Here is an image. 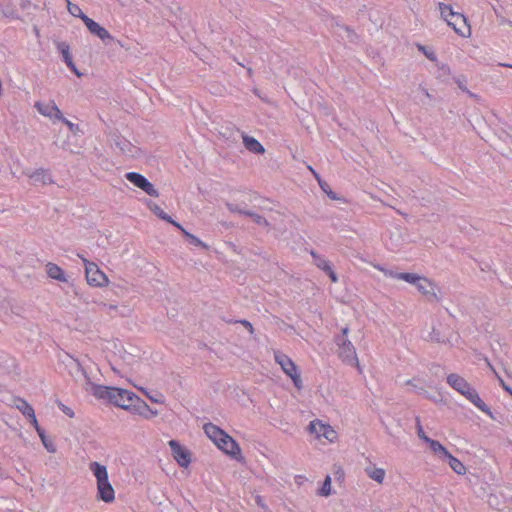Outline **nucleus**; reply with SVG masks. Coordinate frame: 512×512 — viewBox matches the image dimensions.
Listing matches in <instances>:
<instances>
[{
  "instance_id": "1",
  "label": "nucleus",
  "mask_w": 512,
  "mask_h": 512,
  "mask_svg": "<svg viewBox=\"0 0 512 512\" xmlns=\"http://www.w3.org/2000/svg\"><path fill=\"white\" fill-rule=\"evenodd\" d=\"M77 370L83 378V389L91 393L99 400H104L116 407L129 411L130 406L135 399V393L118 387L99 385L91 381L85 369L77 363Z\"/></svg>"
},
{
  "instance_id": "2",
  "label": "nucleus",
  "mask_w": 512,
  "mask_h": 512,
  "mask_svg": "<svg viewBox=\"0 0 512 512\" xmlns=\"http://www.w3.org/2000/svg\"><path fill=\"white\" fill-rule=\"evenodd\" d=\"M448 385L464 396L480 411L491 416L492 412L488 405L480 398L478 392L459 374L451 373L446 378Z\"/></svg>"
},
{
  "instance_id": "3",
  "label": "nucleus",
  "mask_w": 512,
  "mask_h": 512,
  "mask_svg": "<svg viewBox=\"0 0 512 512\" xmlns=\"http://www.w3.org/2000/svg\"><path fill=\"white\" fill-rule=\"evenodd\" d=\"M203 429L207 437L224 453L234 458L240 456L241 449L239 445L224 430L213 423H206Z\"/></svg>"
},
{
  "instance_id": "4",
  "label": "nucleus",
  "mask_w": 512,
  "mask_h": 512,
  "mask_svg": "<svg viewBox=\"0 0 512 512\" xmlns=\"http://www.w3.org/2000/svg\"><path fill=\"white\" fill-rule=\"evenodd\" d=\"M89 470L96 478L97 499L105 503H112L115 500V490L109 481L107 467L93 461L89 464Z\"/></svg>"
},
{
  "instance_id": "5",
  "label": "nucleus",
  "mask_w": 512,
  "mask_h": 512,
  "mask_svg": "<svg viewBox=\"0 0 512 512\" xmlns=\"http://www.w3.org/2000/svg\"><path fill=\"white\" fill-rule=\"evenodd\" d=\"M274 359L280 365L282 371L292 380L294 386L298 390L302 389L303 383L300 372L293 360L281 351H274Z\"/></svg>"
},
{
  "instance_id": "6",
  "label": "nucleus",
  "mask_w": 512,
  "mask_h": 512,
  "mask_svg": "<svg viewBox=\"0 0 512 512\" xmlns=\"http://www.w3.org/2000/svg\"><path fill=\"white\" fill-rule=\"evenodd\" d=\"M85 267V276L87 283L94 287H105L109 284L107 275L94 262L89 261L82 255H79Z\"/></svg>"
},
{
  "instance_id": "7",
  "label": "nucleus",
  "mask_w": 512,
  "mask_h": 512,
  "mask_svg": "<svg viewBox=\"0 0 512 512\" xmlns=\"http://www.w3.org/2000/svg\"><path fill=\"white\" fill-rule=\"evenodd\" d=\"M307 431L313 434L316 439L320 440L324 438L328 443H335L338 440V433L328 423H324L319 419L310 421Z\"/></svg>"
},
{
  "instance_id": "8",
  "label": "nucleus",
  "mask_w": 512,
  "mask_h": 512,
  "mask_svg": "<svg viewBox=\"0 0 512 512\" xmlns=\"http://www.w3.org/2000/svg\"><path fill=\"white\" fill-rule=\"evenodd\" d=\"M335 342L338 346V354L342 361L349 365H353L360 370L356 349L351 341L348 338L336 337Z\"/></svg>"
},
{
  "instance_id": "9",
  "label": "nucleus",
  "mask_w": 512,
  "mask_h": 512,
  "mask_svg": "<svg viewBox=\"0 0 512 512\" xmlns=\"http://www.w3.org/2000/svg\"><path fill=\"white\" fill-rule=\"evenodd\" d=\"M448 26H450L456 34L463 38H468L471 36V28L468 24L467 18L460 12L454 13L453 16H450L445 20Z\"/></svg>"
},
{
  "instance_id": "10",
  "label": "nucleus",
  "mask_w": 512,
  "mask_h": 512,
  "mask_svg": "<svg viewBox=\"0 0 512 512\" xmlns=\"http://www.w3.org/2000/svg\"><path fill=\"white\" fill-rule=\"evenodd\" d=\"M126 179L134 186L143 190L146 194L152 197H158L159 192L154 185L142 174L137 172H128L125 175Z\"/></svg>"
},
{
  "instance_id": "11",
  "label": "nucleus",
  "mask_w": 512,
  "mask_h": 512,
  "mask_svg": "<svg viewBox=\"0 0 512 512\" xmlns=\"http://www.w3.org/2000/svg\"><path fill=\"white\" fill-rule=\"evenodd\" d=\"M406 278L407 283L416 286L417 290L423 295L436 296L435 285L428 278L415 273H410Z\"/></svg>"
},
{
  "instance_id": "12",
  "label": "nucleus",
  "mask_w": 512,
  "mask_h": 512,
  "mask_svg": "<svg viewBox=\"0 0 512 512\" xmlns=\"http://www.w3.org/2000/svg\"><path fill=\"white\" fill-rule=\"evenodd\" d=\"M34 107L42 116L49 118L52 122L62 119L63 113L56 105V103L52 100L47 102L37 101Z\"/></svg>"
},
{
  "instance_id": "13",
  "label": "nucleus",
  "mask_w": 512,
  "mask_h": 512,
  "mask_svg": "<svg viewBox=\"0 0 512 512\" xmlns=\"http://www.w3.org/2000/svg\"><path fill=\"white\" fill-rule=\"evenodd\" d=\"M133 402L130 406L129 412L139 415L145 419H150L158 415L157 410H153L144 400L135 395Z\"/></svg>"
},
{
  "instance_id": "14",
  "label": "nucleus",
  "mask_w": 512,
  "mask_h": 512,
  "mask_svg": "<svg viewBox=\"0 0 512 512\" xmlns=\"http://www.w3.org/2000/svg\"><path fill=\"white\" fill-rule=\"evenodd\" d=\"M168 444L169 447L171 448L173 458L176 460V462L181 467H188L191 462L188 450L182 447L176 440H170Z\"/></svg>"
},
{
  "instance_id": "15",
  "label": "nucleus",
  "mask_w": 512,
  "mask_h": 512,
  "mask_svg": "<svg viewBox=\"0 0 512 512\" xmlns=\"http://www.w3.org/2000/svg\"><path fill=\"white\" fill-rule=\"evenodd\" d=\"M114 145L127 157L137 158L141 155L140 149L122 136H116L114 138Z\"/></svg>"
},
{
  "instance_id": "16",
  "label": "nucleus",
  "mask_w": 512,
  "mask_h": 512,
  "mask_svg": "<svg viewBox=\"0 0 512 512\" xmlns=\"http://www.w3.org/2000/svg\"><path fill=\"white\" fill-rule=\"evenodd\" d=\"M84 24L88 28L89 32L98 38H100L102 41L111 40L112 36L108 32V30L104 27H102L99 23L94 21L93 19L89 17H85Z\"/></svg>"
},
{
  "instance_id": "17",
  "label": "nucleus",
  "mask_w": 512,
  "mask_h": 512,
  "mask_svg": "<svg viewBox=\"0 0 512 512\" xmlns=\"http://www.w3.org/2000/svg\"><path fill=\"white\" fill-rule=\"evenodd\" d=\"M45 267H46V273H47L48 277H50L51 279L57 280L59 282H67L68 281L64 270L57 264L48 262Z\"/></svg>"
},
{
  "instance_id": "18",
  "label": "nucleus",
  "mask_w": 512,
  "mask_h": 512,
  "mask_svg": "<svg viewBox=\"0 0 512 512\" xmlns=\"http://www.w3.org/2000/svg\"><path fill=\"white\" fill-rule=\"evenodd\" d=\"M243 144L248 151L254 154H263L265 152L263 145L254 137L244 135Z\"/></svg>"
},
{
  "instance_id": "19",
  "label": "nucleus",
  "mask_w": 512,
  "mask_h": 512,
  "mask_svg": "<svg viewBox=\"0 0 512 512\" xmlns=\"http://www.w3.org/2000/svg\"><path fill=\"white\" fill-rule=\"evenodd\" d=\"M365 473L370 479L374 480L378 484L383 483V481L385 479V475H386V472L383 468H378L375 466L366 467Z\"/></svg>"
},
{
  "instance_id": "20",
  "label": "nucleus",
  "mask_w": 512,
  "mask_h": 512,
  "mask_svg": "<svg viewBox=\"0 0 512 512\" xmlns=\"http://www.w3.org/2000/svg\"><path fill=\"white\" fill-rule=\"evenodd\" d=\"M30 179L34 183L48 184L52 182L51 176L48 170L40 168L29 175Z\"/></svg>"
},
{
  "instance_id": "21",
  "label": "nucleus",
  "mask_w": 512,
  "mask_h": 512,
  "mask_svg": "<svg viewBox=\"0 0 512 512\" xmlns=\"http://www.w3.org/2000/svg\"><path fill=\"white\" fill-rule=\"evenodd\" d=\"M430 450L440 459L445 460L450 452L437 440L430 439L427 443Z\"/></svg>"
},
{
  "instance_id": "22",
  "label": "nucleus",
  "mask_w": 512,
  "mask_h": 512,
  "mask_svg": "<svg viewBox=\"0 0 512 512\" xmlns=\"http://www.w3.org/2000/svg\"><path fill=\"white\" fill-rule=\"evenodd\" d=\"M445 460L448 461L450 468L458 475H464L466 473V467L464 466V464L459 459L454 457L451 453L447 456Z\"/></svg>"
},
{
  "instance_id": "23",
  "label": "nucleus",
  "mask_w": 512,
  "mask_h": 512,
  "mask_svg": "<svg viewBox=\"0 0 512 512\" xmlns=\"http://www.w3.org/2000/svg\"><path fill=\"white\" fill-rule=\"evenodd\" d=\"M374 267L377 270L381 271L386 277L402 280L405 282H407L406 276H409V274H410V273H405V272H395V271H393L391 269H387L381 265H375Z\"/></svg>"
},
{
  "instance_id": "24",
  "label": "nucleus",
  "mask_w": 512,
  "mask_h": 512,
  "mask_svg": "<svg viewBox=\"0 0 512 512\" xmlns=\"http://www.w3.org/2000/svg\"><path fill=\"white\" fill-rule=\"evenodd\" d=\"M56 47L58 51L61 53L64 62L66 64L69 62L71 63L73 59L70 53V46L66 42L59 41L56 43Z\"/></svg>"
},
{
  "instance_id": "25",
  "label": "nucleus",
  "mask_w": 512,
  "mask_h": 512,
  "mask_svg": "<svg viewBox=\"0 0 512 512\" xmlns=\"http://www.w3.org/2000/svg\"><path fill=\"white\" fill-rule=\"evenodd\" d=\"M311 255H312L313 259H314L315 265L319 269L327 272L328 270H330L332 268L331 265H330V262L327 259H325L324 257L316 254L313 251L311 252Z\"/></svg>"
},
{
  "instance_id": "26",
  "label": "nucleus",
  "mask_w": 512,
  "mask_h": 512,
  "mask_svg": "<svg viewBox=\"0 0 512 512\" xmlns=\"http://www.w3.org/2000/svg\"><path fill=\"white\" fill-rule=\"evenodd\" d=\"M67 3V9L68 12L77 18H80L83 22L85 17H88L86 14H84L81 10V8L77 4H73L70 0H65Z\"/></svg>"
},
{
  "instance_id": "27",
  "label": "nucleus",
  "mask_w": 512,
  "mask_h": 512,
  "mask_svg": "<svg viewBox=\"0 0 512 512\" xmlns=\"http://www.w3.org/2000/svg\"><path fill=\"white\" fill-rule=\"evenodd\" d=\"M331 483H332V479H331L330 475H327L323 481L321 488L318 490V495L323 496V497L330 496L332 493Z\"/></svg>"
},
{
  "instance_id": "28",
  "label": "nucleus",
  "mask_w": 512,
  "mask_h": 512,
  "mask_svg": "<svg viewBox=\"0 0 512 512\" xmlns=\"http://www.w3.org/2000/svg\"><path fill=\"white\" fill-rule=\"evenodd\" d=\"M438 8L440 11L441 18L445 21L450 16H453L454 13L457 11H454L451 5L445 4L443 2L438 3Z\"/></svg>"
},
{
  "instance_id": "29",
  "label": "nucleus",
  "mask_w": 512,
  "mask_h": 512,
  "mask_svg": "<svg viewBox=\"0 0 512 512\" xmlns=\"http://www.w3.org/2000/svg\"><path fill=\"white\" fill-rule=\"evenodd\" d=\"M17 408L22 412L24 416L32 417V415L35 413L33 407L25 400H19V403L17 404Z\"/></svg>"
},
{
  "instance_id": "30",
  "label": "nucleus",
  "mask_w": 512,
  "mask_h": 512,
  "mask_svg": "<svg viewBox=\"0 0 512 512\" xmlns=\"http://www.w3.org/2000/svg\"><path fill=\"white\" fill-rule=\"evenodd\" d=\"M40 439H41V442L42 444L44 445V447L46 448V450L50 453H55L56 452V446L55 444L53 443L52 440H50L46 434H45V431L41 432L40 434H38Z\"/></svg>"
},
{
  "instance_id": "31",
  "label": "nucleus",
  "mask_w": 512,
  "mask_h": 512,
  "mask_svg": "<svg viewBox=\"0 0 512 512\" xmlns=\"http://www.w3.org/2000/svg\"><path fill=\"white\" fill-rule=\"evenodd\" d=\"M184 236L187 240H189V242L195 246H199L203 249H207L208 248V245L206 243H204L202 240H200L197 236L191 234L190 232L188 231H184Z\"/></svg>"
},
{
  "instance_id": "32",
  "label": "nucleus",
  "mask_w": 512,
  "mask_h": 512,
  "mask_svg": "<svg viewBox=\"0 0 512 512\" xmlns=\"http://www.w3.org/2000/svg\"><path fill=\"white\" fill-rule=\"evenodd\" d=\"M244 215H247L249 217H251V219L258 225L260 226H267L268 225V222L267 220L262 217L261 215L257 214V213H254V212H251V211H247V212H244Z\"/></svg>"
},
{
  "instance_id": "33",
  "label": "nucleus",
  "mask_w": 512,
  "mask_h": 512,
  "mask_svg": "<svg viewBox=\"0 0 512 512\" xmlns=\"http://www.w3.org/2000/svg\"><path fill=\"white\" fill-rule=\"evenodd\" d=\"M416 380L413 379V380H408L406 382L407 385H410L412 386V389L413 391H415L416 393H418L419 395H422L423 397L425 398H429L430 399V395L429 393L421 386H418L416 383Z\"/></svg>"
},
{
  "instance_id": "34",
  "label": "nucleus",
  "mask_w": 512,
  "mask_h": 512,
  "mask_svg": "<svg viewBox=\"0 0 512 512\" xmlns=\"http://www.w3.org/2000/svg\"><path fill=\"white\" fill-rule=\"evenodd\" d=\"M150 207L154 214L157 215L160 219L166 222L171 221V216L164 212L158 205L154 204L153 206Z\"/></svg>"
},
{
  "instance_id": "35",
  "label": "nucleus",
  "mask_w": 512,
  "mask_h": 512,
  "mask_svg": "<svg viewBox=\"0 0 512 512\" xmlns=\"http://www.w3.org/2000/svg\"><path fill=\"white\" fill-rule=\"evenodd\" d=\"M308 169L309 171H311V173L313 174V176L315 177V179L317 180L320 188L323 190V191H326V187H328V184L322 180V178L320 177V175L313 169L312 166H308Z\"/></svg>"
},
{
  "instance_id": "36",
  "label": "nucleus",
  "mask_w": 512,
  "mask_h": 512,
  "mask_svg": "<svg viewBox=\"0 0 512 512\" xmlns=\"http://www.w3.org/2000/svg\"><path fill=\"white\" fill-rule=\"evenodd\" d=\"M416 422H417V435L418 437L423 440L426 444L428 443V441L431 439L430 437H428L424 430H423V427L420 423V420L419 418L416 419Z\"/></svg>"
},
{
  "instance_id": "37",
  "label": "nucleus",
  "mask_w": 512,
  "mask_h": 512,
  "mask_svg": "<svg viewBox=\"0 0 512 512\" xmlns=\"http://www.w3.org/2000/svg\"><path fill=\"white\" fill-rule=\"evenodd\" d=\"M58 121L63 122L72 133H77L79 131V126L77 124H74L70 120L66 119L63 115L62 119H59Z\"/></svg>"
},
{
  "instance_id": "38",
  "label": "nucleus",
  "mask_w": 512,
  "mask_h": 512,
  "mask_svg": "<svg viewBox=\"0 0 512 512\" xmlns=\"http://www.w3.org/2000/svg\"><path fill=\"white\" fill-rule=\"evenodd\" d=\"M58 407L69 418H73L75 416L74 411L70 407L63 404L62 402H58Z\"/></svg>"
},
{
  "instance_id": "39",
  "label": "nucleus",
  "mask_w": 512,
  "mask_h": 512,
  "mask_svg": "<svg viewBox=\"0 0 512 512\" xmlns=\"http://www.w3.org/2000/svg\"><path fill=\"white\" fill-rule=\"evenodd\" d=\"M152 402L154 403H163L162 397H158L156 395H152L148 393L144 388H139Z\"/></svg>"
},
{
  "instance_id": "40",
  "label": "nucleus",
  "mask_w": 512,
  "mask_h": 512,
  "mask_svg": "<svg viewBox=\"0 0 512 512\" xmlns=\"http://www.w3.org/2000/svg\"><path fill=\"white\" fill-rule=\"evenodd\" d=\"M31 424L34 426L35 430L37 431L38 434H40L41 432H43L44 430L39 426L38 424V421H37V418H36V415L35 413L32 415V417H28Z\"/></svg>"
},
{
  "instance_id": "41",
  "label": "nucleus",
  "mask_w": 512,
  "mask_h": 512,
  "mask_svg": "<svg viewBox=\"0 0 512 512\" xmlns=\"http://www.w3.org/2000/svg\"><path fill=\"white\" fill-rule=\"evenodd\" d=\"M68 66V68L78 77H81L82 76V73L77 69V67L75 66L73 60L71 61V63H67L66 64Z\"/></svg>"
},
{
  "instance_id": "42",
  "label": "nucleus",
  "mask_w": 512,
  "mask_h": 512,
  "mask_svg": "<svg viewBox=\"0 0 512 512\" xmlns=\"http://www.w3.org/2000/svg\"><path fill=\"white\" fill-rule=\"evenodd\" d=\"M227 208H228V209H229V211H231V212L239 213V214H243V215H244V212H247L246 210L238 209L237 205H234V204H231V203H228V204H227Z\"/></svg>"
},
{
  "instance_id": "43",
  "label": "nucleus",
  "mask_w": 512,
  "mask_h": 512,
  "mask_svg": "<svg viewBox=\"0 0 512 512\" xmlns=\"http://www.w3.org/2000/svg\"><path fill=\"white\" fill-rule=\"evenodd\" d=\"M498 379L502 388L512 396V388L508 386L501 377L498 376Z\"/></svg>"
},
{
  "instance_id": "44",
  "label": "nucleus",
  "mask_w": 512,
  "mask_h": 512,
  "mask_svg": "<svg viewBox=\"0 0 512 512\" xmlns=\"http://www.w3.org/2000/svg\"><path fill=\"white\" fill-rule=\"evenodd\" d=\"M246 329H248V331L250 332V334H253L254 332V329H253V326L252 324L247 321V320H241L239 321Z\"/></svg>"
},
{
  "instance_id": "45",
  "label": "nucleus",
  "mask_w": 512,
  "mask_h": 512,
  "mask_svg": "<svg viewBox=\"0 0 512 512\" xmlns=\"http://www.w3.org/2000/svg\"><path fill=\"white\" fill-rule=\"evenodd\" d=\"M326 273L328 274L329 278L333 283H336L338 281V277L332 268L328 270Z\"/></svg>"
},
{
  "instance_id": "46",
  "label": "nucleus",
  "mask_w": 512,
  "mask_h": 512,
  "mask_svg": "<svg viewBox=\"0 0 512 512\" xmlns=\"http://www.w3.org/2000/svg\"><path fill=\"white\" fill-rule=\"evenodd\" d=\"M421 50L424 51V54L426 55V57L428 59H430L431 61H436L437 60V57H436L434 52H427V51H425V49L423 47H421Z\"/></svg>"
},
{
  "instance_id": "47",
  "label": "nucleus",
  "mask_w": 512,
  "mask_h": 512,
  "mask_svg": "<svg viewBox=\"0 0 512 512\" xmlns=\"http://www.w3.org/2000/svg\"><path fill=\"white\" fill-rule=\"evenodd\" d=\"M324 192L327 194V196H328L330 199H332V200H336V199H337V195H336V193H334V192L330 189V187H329V186H328V187H326V191H324Z\"/></svg>"
},
{
  "instance_id": "48",
  "label": "nucleus",
  "mask_w": 512,
  "mask_h": 512,
  "mask_svg": "<svg viewBox=\"0 0 512 512\" xmlns=\"http://www.w3.org/2000/svg\"><path fill=\"white\" fill-rule=\"evenodd\" d=\"M168 223H171L172 225H174L177 229H179L183 234H184V231H187L180 223L174 221L172 218H171V221H168Z\"/></svg>"
},
{
  "instance_id": "49",
  "label": "nucleus",
  "mask_w": 512,
  "mask_h": 512,
  "mask_svg": "<svg viewBox=\"0 0 512 512\" xmlns=\"http://www.w3.org/2000/svg\"><path fill=\"white\" fill-rule=\"evenodd\" d=\"M431 339L436 342H444V339H441L434 330L431 333Z\"/></svg>"
},
{
  "instance_id": "50",
  "label": "nucleus",
  "mask_w": 512,
  "mask_h": 512,
  "mask_svg": "<svg viewBox=\"0 0 512 512\" xmlns=\"http://www.w3.org/2000/svg\"><path fill=\"white\" fill-rule=\"evenodd\" d=\"M348 332H349L348 327H344V328L342 329V331H341V335H338L337 337H344V338H347Z\"/></svg>"
},
{
  "instance_id": "51",
  "label": "nucleus",
  "mask_w": 512,
  "mask_h": 512,
  "mask_svg": "<svg viewBox=\"0 0 512 512\" xmlns=\"http://www.w3.org/2000/svg\"><path fill=\"white\" fill-rule=\"evenodd\" d=\"M256 503H257L259 506H261V507L265 508V505H264V503H263V500H262V498H261L260 496H257V497H256Z\"/></svg>"
},
{
  "instance_id": "52",
  "label": "nucleus",
  "mask_w": 512,
  "mask_h": 512,
  "mask_svg": "<svg viewBox=\"0 0 512 512\" xmlns=\"http://www.w3.org/2000/svg\"><path fill=\"white\" fill-rule=\"evenodd\" d=\"M340 29L343 30L344 32H346L348 34V36H350L351 30L348 27L341 26Z\"/></svg>"
},
{
  "instance_id": "53",
  "label": "nucleus",
  "mask_w": 512,
  "mask_h": 512,
  "mask_svg": "<svg viewBox=\"0 0 512 512\" xmlns=\"http://www.w3.org/2000/svg\"><path fill=\"white\" fill-rule=\"evenodd\" d=\"M424 94L429 98L430 97V94L428 93V91L426 89H422Z\"/></svg>"
},
{
  "instance_id": "54",
  "label": "nucleus",
  "mask_w": 512,
  "mask_h": 512,
  "mask_svg": "<svg viewBox=\"0 0 512 512\" xmlns=\"http://www.w3.org/2000/svg\"><path fill=\"white\" fill-rule=\"evenodd\" d=\"M503 66L512 68L511 64H503Z\"/></svg>"
},
{
  "instance_id": "55",
  "label": "nucleus",
  "mask_w": 512,
  "mask_h": 512,
  "mask_svg": "<svg viewBox=\"0 0 512 512\" xmlns=\"http://www.w3.org/2000/svg\"><path fill=\"white\" fill-rule=\"evenodd\" d=\"M10 361H11L12 366H15V361H14V359H10Z\"/></svg>"
}]
</instances>
